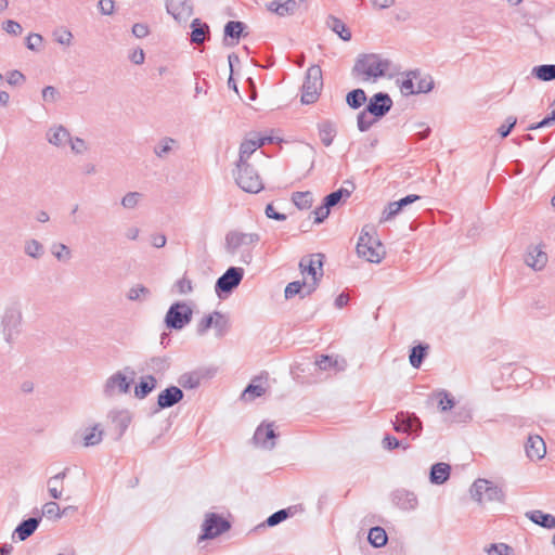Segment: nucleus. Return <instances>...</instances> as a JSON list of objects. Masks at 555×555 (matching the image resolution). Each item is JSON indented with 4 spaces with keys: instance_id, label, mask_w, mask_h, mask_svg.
Instances as JSON below:
<instances>
[{
    "instance_id": "obj_33",
    "label": "nucleus",
    "mask_w": 555,
    "mask_h": 555,
    "mask_svg": "<svg viewBox=\"0 0 555 555\" xmlns=\"http://www.w3.org/2000/svg\"><path fill=\"white\" fill-rule=\"evenodd\" d=\"M350 184H351V190H348L346 188H339L338 190H336L334 192H331L330 194L324 196L323 201L331 208L335 207L340 202L347 199L351 195V193H352V191L354 190L356 186H354V184L352 182H350Z\"/></svg>"
},
{
    "instance_id": "obj_11",
    "label": "nucleus",
    "mask_w": 555,
    "mask_h": 555,
    "mask_svg": "<svg viewBox=\"0 0 555 555\" xmlns=\"http://www.w3.org/2000/svg\"><path fill=\"white\" fill-rule=\"evenodd\" d=\"M22 322V312L17 302L9 306L4 310L1 325L3 327L4 338L8 343L12 341L13 335L20 332Z\"/></svg>"
},
{
    "instance_id": "obj_51",
    "label": "nucleus",
    "mask_w": 555,
    "mask_h": 555,
    "mask_svg": "<svg viewBox=\"0 0 555 555\" xmlns=\"http://www.w3.org/2000/svg\"><path fill=\"white\" fill-rule=\"evenodd\" d=\"M415 127L420 130L409 138V142L412 144H416L417 142L427 139L431 133V128L426 126L424 122H417Z\"/></svg>"
},
{
    "instance_id": "obj_44",
    "label": "nucleus",
    "mask_w": 555,
    "mask_h": 555,
    "mask_svg": "<svg viewBox=\"0 0 555 555\" xmlns=\"http://www.w3.org/2000/svg\"><path fill=\"white\" fill-rule=\"evenodd\" d=\"M435 397L438 400V409L441 412L450 411L455 405L454 397L447 390H440L436 392Z\"/></svg>"
},
{
    "instance_id": "obj_4",
    "label": "nucleus",
    "mask_w": 555,
    "mask_h": 555,
    "mask_svg": "<svg viewBox=\"0 0 555 555\" xmlns=\"http://www.w3.org/2000/svg\"><path fill=\"white\" fill-rule=\"evenodd\" d=\"M193 310L184 301L173 302L166 312L164 323L170 331H181L192 321Z\"/></svg>"
},
{
    "instance_id": "obj_48",
    "label": "nucleus",
    "mask_w": 555,
    "mask_h": 555,
    "mask_svg": "<svg viewBox=\"0 0 555 555\" xmlns=\"http://www.w3.org/2000/svg\"><path fill=\"white\" fill-rule=\"evenodd\" d=\"M215 315L216 318L214 321V328L216 331V336L222 337L228 333L230 328L229 319L220 311H215Z\"/></svg>"
},
{
    "instance_id": "obj_62",
    "label": "nucleus",
    "mask_w": 555,
    "mask_h": 555,
    "mask_svg": "<svg viewBox=\"0 0 555 555\" xmlns=\"http://www.w3.org/2000/svg\"><path fill=\"white\" fill-rule=\"evenodd\" d=\"M142 197V194L139 192H128L122 198H121V205L124 208L132 209L134 208L139 199Z\"/></svg>"
},
{
    "instance_id": "obj_56",
    "label": "nucleus",
    "mask_w": 555,
    "mask_h": 555,
    "mask_svg": "<svg viewBox=\"0 0 555 555\" xmlns=\"http://www.w3.org/2000/svg\"><path fill=\"white\" fill-rule=\"evenodd\" d=\"M513 551V547L505 543H492L487 548L488 555H509Z\"/></svg>"
},
{
    "instance_id": "obj_45",
    "label": "nucleus",
    "mask_w": 555,
    "mask_h": 555,
    "mask_svg": "<svg viewBox=\"0 0 555 555\" xmlns=\"http://www.w3.org/2000/svg\"><path fill=\"white\" fill-rule=\"evenodd\" d=\"M378 120L380 119L375 116H371L369 112L363 109L357 116V127L360 132H365Z\"/></svg>"
},
{
    "instance_id": "obj_35",
    "label": "nucleus",
    "mask_w": 555,
    "mask_h": 555,
    "mask_svg": "<svg viewBox=\"0 0 555 555\" xmlns=\"http://www.w3.org/2000/svg\"><path fill=\"white\" fill-rule=\"evenodd\" d=\"M204 377V374L201 372L194 371L190 373L182 374L178 383L184 389H195L201 385V380Z\"/></svg>"
},
{
    "instance_id": "obj_39",
    "label": "nucleus",
    "mask_w": 555,
    "mask_h": 555,
    "mask_svg": "<svg viewBox=\"0 0 555 555\" xmlns=\"http://www.w3.org/2000/svg\"><path fill=\"white\" fill-rule=\"evenodd\" d=\"M151 296V289L142 284L132 286L126 295L127 299L130 301H145L150 299Z\"/></svg>"
},
{
    "instance_id": "obj_9",
    "label": "nucleus",
    "mask_w": 555,
    "mask_h": 555,
    "mask_svg": "<svg viewBox=\"0 0 555 555\" xmlns=\"http://www.w3.org/2000/svg\"><path fill=\"white\" fill-rule=\"evenodd\" d=\"M236 184L247 193H259L263 190V183L251 165H237Z\"/></svg>"
},
{
    "instance_id": "obj_12",
    "label": "nucleus",
    "mask_w": 555,
    "mask_h": 555,
    "mask_svg": "<svg viewBox=\"0 0 555 555\" xmlns=\"http://www.w3.org/2000/svg\"><path fill=\"white\" fill-rule=\"evenodd\" d=\"M392 105L393 102L390 95L387 92L379 91L369 99L364 109L369 112L371 116L382 119L390 112Z\"/></svg>"
},
{
    "instance_id": "obj_42",
    "label": "nucleus",
    "mask_w": 555,
    "mask_h": 555,
    "mask_svg": "<svg viewBox=\"0 0 555 555\" xmlns=\"http://www.w3.org/2000/svg\"><path fill=\"white\" fill-rule=\"evenodd\" d=\"M312 257L314 258H318V267H319V278H312V282L307 284L306 283V292L301 295V298H305L306 296H309L311 295L313 292H315V289L318 288L319 286V283L323 276V260H324V255L323 254H314L312 255Z\"/></svg>"
},
{
    "instance_id": "obj_31",
    "label": "nucleus",
    "mask_w": 555,
    "mask_h": 555,
    "mask_svg": "<svg viewBox=\"0 0 555 555\" xmlns=\"http://www.w3.org/2000/svg\"><path fill=\"white\" fill-rule=\"evenodd\" d=\"M300 505H293L287 508L279 509L278 512L271 514L264 521L263 526L274 527L287 518L294 516L297 512V508Z\"/></svg>"
},
{
    "instance_id": "obj_63",
    "label": "nucleus",
    "mask_w": 555,
    "mask_h": 555,
    "mask_svg": "<svg viewBox=\"0 0 555 555\" xmlns=\"http://www.w3.org/2000/svg\"><path fill=\"white\" fill-rule=\"evenodd\" d=\"M517 124V118L515 116H508L504 124H502L499 128H498V133L502 137V138H506L509 135V133L512 132V130L514 129V127L516 126Z\"/></svg>"
},
{
    "instance_id": "obj_1",
    "label": "nucleus",
    "mask_w": 555,
    "mask_h": 555,
    "mask_svg": "<svg viewBox=\"0 0 555 555\" xmlns=\"http://www.w3.org/2000/svg\"><path fill=\"white\" fill-rule=\"evenodd\" d=\"M390 65L389 60L382 59L378 54L362 53L357 56L351 74L356 78L361 77L364 81L376 80L386 76Z\"/></svg>"
},
{
    "instance_id": "obj_26",
    "label": "nucleus",
    "mask_w": 555,
    "mask_h": 555,
    "mask_svg": "<svg viewBox=\"0 0 555 555\" xmlns=\"http://www.w3.org/2000/svg\"><path fill=\"white\" fill-rule=\"evenodd\" d=\"M319 137L321 139V142L325 146L332 145L336 134H337V126L336 124L331 119H324L317 125Z\"/></svg>"
},
{
    "instance_id": "obj_58",
    "label": "nucleus",
    "mask_w": 555,
    "mask_h": 555,
    "mask_svg": "<svg viewBox=\"0 0 555 555\" xmlns=\"http://www.w3.org/2000/svg\"><path fill=\"white\" fill-rule=\"evenodd\" d=\"M54 40L63 46H70L73 34L66 28H59L53 33Z\"/></svg>"
},
{
    "instance_id": "obj_37",
    "label": "nucleus",
    "mask_w": 555,
    "mask_h": 555,
    "mask_svg": "<svg viewBox=\"0 0 555 555\" xmlns=\"http://www.w3.org/2000/svg\"><path fill=\"white\" fill-rule=\"evenodd\" d=\"M367 540L372 546L382 547L387 544L388 537L384 528L375 526L369 530Z\"/></svg>"
},
{
    "instance_id": "obj_54",
    "label": "nucleus",
    "mask_w": 555,
    "mask_h": 555,
    "mask_svg": "<svg viewBox=\"0 0 555 555\" xmlns=\"http://www.w3.org/2000/svg\"><path fill=\"white\" fill-rule=\"evenodd\" d=\"M41 516H46L47 518L51 519H59L61 518V509L56 502L51 501L43 505Z\"/></svg>"
},
{
    "instance_id": "obj_18",
    "label": "nucleus",
    "mask_w": 555,
    "mask_h": 555,
    "mask_svg": "<svg viewBox=\"0 0 555 555\" xmlns=\"http://www.w3.org/2000/svg\"><path fill=\"white\" fill-rule=\"evenodd\" d=\"M112 433L114 440H119L125 435L131 423V415L127 410L111 412Z\"/></svg>"
},
{
    "instance_id": "obj_5",
    "label": "nucleus",
    "mask_w": 555,
    "mask_h": 555,
    "mask_svg": "<svg viewBox=\"0 0 555 555\" xmlns=\"http://www.w3.org/2000/svg\"><path fill=\"white\" fill-rule=\"evenodd\" d=\"M322 87V69L319 65H311L307 69L302 85L301 103L312 104L317 102Z\"/></svg>"
},
{
    "instance_id": "obj_59",
    "label": "nucleus",
    "mask_w": 555,
    "mask_h": 555,
    "mask_svg": "<svg viewBox=\"0 0 555 555\" xmlns=\"http://www.w3.org/2000/svg\"><path fill=\"white\" fill-rule=\"evenodd\" d=\"M330 211L331 207L326 205L324 201H322L321 206L311 211V215L314 216V223H322L325 219H327Z\"/></svg>"
},
{
    "instance_id": "obj_29",
    "label": "nucleus",
    "mask_w": 555,
    "mask_h": 555,
    "mask_svg": "<svg viewBox=\"0 0 555 555\" xmlns=\"http://www.w3.org/2000/svg\"><path fill=\"white\" fill-rule=\"evenodd\" d=\"M326 25L337 34L341 40L349 41L351 39V31L340 18L334 15H328L326 18Z\"/></svg>"
},
{
    "instance_id": "obj_36",
    "label": "nucleus",
    "mask_w": 555,
    "mask_h": 555,
    "mask_svg": "<svg viewBox=\"0 0 555 555\" xmlns=\"http://www.w3.org/2000/svg\"><path fill=\"white\" fill-rule=\"evenodd\" d=\"M532 76L541 81H552L555 79V64H543L532 68Z\"/></svg>"
},
{
    "instance_id": "obj_28",
    "label": "nucleus",
    "mask_w": 555,
    "mask_h": 555,
    "mask_svg": "<svg viewBox=\"0 0 555 555\" xmlns=\"http://www.w3.org/2000/svg\"><path fill=\"white\" fill-rule=\"evenodd\" d=\"M429 351V345L420 343L410 349L409 361L414 369H420Z\"/></svg>"
},
{
    "instance_id": "obj_6",
    "label": "nucleus",
    "mask_w": 555,
    "mask_h": 555,
    "mask_svg": "<svg viewBox=\"0 0 555 555\" xmlns=\"http://www.w3.org/2000/svg\"><path fill=\"white\" fill-rule=\"evenodd\" d=\"M470 495L479 504L482 503L483 498L488 502H504L505 493L499 486L487 479H477L470 487Z\"/></svg>"
},
{
    "instance_id": "obj_20",
    "label": "nucleus",
    "mask_w": 555,
    "mask_h": 555,
    "mask_svg": "<svg viewBox=\"0 0 555 555\" xmlns=\"http://www.w3.org/2000/svg\"><path fill=\"white\" fill-rule=\"evenodd\" d=\"M392 503L403 511L415 509L418 500L414 492L409 491L406 489H397L391 493Z\"/></svg>"
},
{
    "instance_id": "obj_22",
    "label": "nucleus",
    "mask_w": 555,
    "mask_h": 555,
    "mask_svg": "<svg viewBox=\"0 0 555 555\" xmlns=\"http://www.w3.org/2000/svg\"><path fill=\"white\" fill-rule=\"evenodd\" d=\"M525 450L531 461L542 460L546 454L545 442L539 435H529Z\"/></svg>"
},
{
    "instance_id": "obj_3",
    "label": "nucleus",
    "mask_w": 555,
    "mask_h": 555,
    "mask_svg": "<svg viewBox=\"0 0 555 555\" xmlns=\"http://www.w3.org/2000/svg\"><path fill=\"white\" fill-rule=\"evenodd\" d=\"M135 374L131 366H125L122 370L112 374L103 385L104 397L113 398L119 395H127L134 383Z\"/></svg>"
},
{
    "instance_id": "obj_24",
    "label": "nucleus",
    "mask_w": 555,
    "mask_h": 555,
    "mask_svg": "<svg viewBox=\"0 0 555 555\" xmlns=\"http://www.w3.org/2000/svg\"><path fill=\"white\" fill-rule=\"evenodd\" d=\"M157 387V379L153 374L143 375L134 385L133 395L137 399H145Z\"/></svg>"
},
{
    "instance_id": "obj_64",
    "label": "nucleus",
    "mask_w": 555,
    "mask_h": 555,
    "mask_svg": "<svg viewBox=\"0 0 555 555\" xmlns=\"http://www.w3.org/2000/svg\"><path fill=\"white\" fill-rule=\"evenodd\" d=\"M25 80H26L25 75L17 69L10 70L7 74V82L10 86H13V87L21 86L25 82Z\"/></svg>"
},
{
    "instance_id": "obj_13",
    "label": "nucleus",
    "mask_w": 555,
    "mask_h": 555,
    "mask_svg": "<svg viewBox=\"0 0 555 555\" xmlns=\"http://www.w3.org/2000/svg\"><path fill=\"white\" fill-rule=\"evenodd\" d=\"M183 398V390L178 386L170 385L158 393L156 406L154 408L153 413L172 408L173 405L181 402Z\"/></svg>"
},
{
    "instance_id": "obj_53",
    "label": "nucleus",
    "mask_w": 555,
    "mask_h": 555,
    "mask_svg": "<svg viewBox=\"0 0 555 555\" xmlns=\"http://www.w3.org/2000/svg\"><path fill=\"white\" fill-rule=\"evenodd\" d=\"M176 143V140L169 137L163 138L159 143L154 147V153L160 157L164 158L171 150V144Z\"/></svg>"
},
{
    "instance_id": "obj_2",
    "label": "nucleus",
    "mask_w": 555,
    "mask_h": 555,
    "mask_svg": "<svg viewBox=\"0 0 555 555\" xmlns=\"http://www.w3.org/2000/svg\"><path fill=\"white\" fill-rule=\"evenodd\" d=\"M374 234L375 228L373 225L365 224L362 228L357 243V254L370 262L379 263L384 259L386 251L382 242L374 237Z\"/></svg>"
},
{
    "instance_id": "obj_16",
    "label": "nucleus",
    "mask_w": 555,
    "mask_h": 555,
    "mask_svg": "<svg viewBox=\"0 0 555 555\" xmlns=\"http://www.w3.org/2000/svg\"><path fill=\"white\" fill-rule=\"evenodd\" d=\"M247 25L241 21H229L223 28L222 43L224 47H234L242 37H246Z\"/></svg>"
},
{
    "instance_id": "obj_32",
    "label": "nucleus",
    "mask_w": 555,
    "mask_h": 555,
    "mask_svg": "<svg viewBox=\"0 0 555 555\" xmlns=\"http://www.w3.org/2000/svg\"><path fill=\"white\" fill-rule=\"evenodd\" d=\"M206 34H209V26L199 18H194L191 23V42L203 43L206 40Z\"/></svg>"
},
{
    "instance_id": "obj_27",
    "label": "nucleus",
    "mask_w": 555,
    "mask_h": 555,
    "mask_svg": "<svg viewBox=\"0 0 555 555\" xmlns=\"http://www.w3.org/2000/svg\"><path fill=\"white\" fill-rule=\"evenodd\" d=\"M525 516L531 520L533 524L545 528V529H554L555 528V516L552 514L543 513L540 509L529 511L525 514Z\"/></svg>"
},
{
    "instance_id": "obj_49",
    "label": "nucleus",
    "mask_w": 555,
    "mask_h": 555,
    "mask_svg": "<svg viewBox=\"0 0 555 555\" xmlns=\"http://www.w3.org/2000/svg\"><path fill=\"white\" fill-rule=\"evenodd\" d=\"M315 264H318V258L313 259H307L304 257L299 262V268L301 270V273H306L310 275L311 278H319V267L317 268Z\"/></svg>"
},
{
    "instance_id": "obj_57",
    "label": "nucleus",
    "mask_w": 555,
    "mask_h": 555,
    "mask_svg": "<svg viewBox=\"0 0 555 555\" xmlns=\"http://www.w3.org/2000/svg\"><path fill=\"white\" fill-rule=\"evenodd\" d=\"M52 254L60 261L68 260L72 256V253H70V249L68 248V246H66L65 244H62V243L54 244L52 246Z\"/></svg>"
},
{
    "instance_id": "obj_61",
    "label": "nucleus",
    "mask_w": 555,
    "mask_h": 555,
    "mask_svg": "<svg viewBox=\"0 0 555 555\" xmlns=\"http://www.w3.org/2000/svg\"><path fill=\"white\" fill-rule=\"evenodd\" d=\"M435 87L434 79L430 75H427L423 78H417V93H428L430 92Z\"/></svg>"
},
{
    "instance_id": "obj_46",
    "label": "nucleus",
    "mask_w": 555,
    "mask_h": 555,
    "mask_svg": "<svg viewBox=\"0 0 555 555\" xmlns=\"http://www.w3.org/2000/svg\"><path fill=\"white\" fill-rule=\"evenodd\" d=\"M259 377H256L249 383L242 392V399L254 400L261 397L266 392V388L262 385L255 384Z\"/></svg>"
},
{
    "instance_id": "obj_14",
    "label": "nucleus",
    "mask_w": 555,
    "mask_h": 555,
    "mask_svg": "<svg viewBox=\"0 0 555 555\" xmlns=\"http://www.w3.org/2000/svg\"><path fill=\"white\" fill-rule=\"evenodd\" d=\"M279 434L274 429V422H262L255 430L253 440L266 450H272L275 447V439Z\"/></svg>"
},
{
    "instance_id": "obj_7",
    "label": "nucleus",
    "mask_w": 555,
    "mask_h": 555,
    "mask_svg": "<svg viewBox=\"0 0 555 555\" xmlns=\"http://www.w3.org/2000/svg\"><path fill=\"white\" fill-rule=\"evenodd\" d=\"M231 521L217 513H207L202 524V534L198 542L211 540L228 532L231 529Z\"/></svg>"
},
{
    "instance_id": "obj_50",
    "label": "nucleus",
    "mask_w": 555,
    "mask_h": 555,
    "mask_svg": "<svg viewBox=\"0 0 555 555\" xmlns=\"http://www.w3.org/2000/svg\"><path fill=\"white\" fill-rule=\"evenodd\" d=\"M100 425H94L91 430L85 435L83 437V444L86 447H92L101 442L103 430L99 428Z\"/></svg>"
},
{
    "instance_id": "obj_40",
    "label": "nucleus",
    "mask_w": 555,
    "mask_h": 555,
    "mask_svg": "<svg viewBox=\"0 0 555 555\" xmlns=\"http://www.w3.org/2000/svg\"><path fill=\"white\" fill-rule=\"evenodd\" d=\"M420 69H413L406 73L405 78L401 81L400 85L401 92L404 95L417 94L416 89L414 88V80L420 78Z\"/></svg>"
},
{
    "instance_id": "obj_52",
    "label": "nucleus",
    "mask_w": 555,
    "mask_h": 555,
    "mask_svg": "<svg viewBox=\"0 0 555 555\" xmlns=\"http://www.w3.org/2000/svg\"><path fill=\"white\" fill-rule=\"evenodd\" d=\"M306 286L305 281H293L288 283L284 291V296L286 299H291L296 295H299L301 297L302 288Z\"/></svg>"
},
{
    "instance_id": "obj_19",
    "label": "nucleus",
    "mask_w": 555,
    "mask_h": 555,
    "mask_svg": "<svg viewBox=\"0 0 555 555\" xmlns=\"http://www.w3.org/2000/svg\"><path fill=\"white\" fill-rule=\"evenodd\" d=\"M166 10L176 21H186L193 14L189 0H166Z\"/></svg>"
},
{
    "instance_id": "obj_34",
    "label": "nucleus",
    "mask_w": 555,
    "mask_h": 555,
    "mask_svg": "<svg viewBox=\"0 0 555 555\" xmlns=\"http://www.w3.org/2000/svg\"><path fill=\"white\" fill-rule=\"evenodd\" d=\"M366 101V93L361 88L353 89L346 94V103L351 109H359Z\"/></svg>"
},
{
    "instance_id": "obj_43",
    "label": "nucleus",
    "mask_w": 555,
    "mask_h": 555,
    "mask_svg": "<svg viewBox=\"0 0 555 555\" xmlns=\"http://www.w3.org/2000/svg\"><path fill=\"white\" fill-rule=\"evenodd\" d=\"M147 366L157 375H164L170 367V361L167 357H153Z\"/></svg>"
},
{
    "instance_id": "obj_41",
    "label": "nucleus",
    "mask_w": 555,
    "mask_h": 555,
    "mask_svg": "<svg viewBox=\"0 0 555 555\" xmlns=\"http://www.w3.org/2000/svg\"><path fill=\"white\" fill-rule=\"evenodd\" d=\"M292 202L298 209H309L312 206L313 196L310 191L294 192Z\"/></svg>"
},
{
    "instance_id": "obj_55",
    "label": "nucleus",
    "mask_w": 555,
    "mask_h": 555,
    "mask_svg": "<svg viewBox=\"0 0 555 555\" xmlns=\"http://www.w3.org/2000/svg\"><path fill=\"white\" fill-rule=\"evenodd\" d=\"M314 364L321 371H328L337 365V360L328 354H321L315 359Z\"/></svg>"
},
{
    "instance_id": "obj_47",
    "label": "nucleus",
    "mask_w": 555,
    "mask_h": 555,
    "mask_svg": "<svg viewBox=\"0 0 555 555\" xmlns=\"http://www.w3.org/2000/svg\"><path fill=\"white\" fill-rule=\"evenodd\" d=\"M24 251L27 256L39 259L44 254V247L39 241L31 238L25 242Z\"/></svg>"
},
{
    "instance_id": "obj_8",
    "label": "nucleus",
    "mask_w": 555,
    "mask_h": 555,
    "mask_svg": "<svg viewBox=\"0 0 555 555\" xmlns=\"http://www.w3.org/2000/svg\"><path fill=\"white\" fill-rule=\"evenodd\" d=\"M244 278V269L240 267H230L217 279L215 292L220 299H225L241 284Z\"/></svg>"
},
{
    "instance_id": "obj_38",
    "label": "nucleus",
    "mask_w": 555,
    "mask_h": 555,
    "mask_svg": "<svg viewBox=\"0 0 555 555\" xmlns=\"http://www.w3.org/2000/svg\"><path fill=\"white\" fill-rule=\"evenodd\" d=\"M260 147V144L259 143H256L255 140H245L241 143V146H240V157H238V160H237V165H242V166H245V165H249L247 163V159L249 158V156L258 149Z\"/></svg>"
},
{
    "instance_id": "obj_60",
    "label": "nucleus",
    "mask_w": 555,
    "mask_h": 555,
    "mask_svg": "<svg viewBox=\"0 0 555 555\" xmlns=\"http://www.w3.org/2000/svg\"><path fill=\"white\" fill-rule=\"evenodd\" d=\"M215 311L212 313H209L205 315L199 323L197 324L196 333L197 335L202 336L204 335L210 327H214V321H215Z\"/></svg>"
},
{
    "instance_id": "obj_10",
    "label": "nucleus",
    "mask_w": 555,
    "mask_h": 555,
    "mask_svg": "<svg viewBox=\"0 0 555 555\" xmlns=\"http://www.w3.org/2000/svg\"><path fill=\"white\" fill-rule=\"evenodd\" d=\"M393 430L399 434H409L413 438L420 437L423 430L421 418L413 412L400 411L392 422Z\"/></svg>"
},
{
    "instance_id": "obj_15",
    "label": "nucleus",
    "mask_w": 555,
    "mask_h": 555,
    "mask_svg": "<svg viewBox=\"0 0 555 555\" xmlns=\"http://www.w3.org/2000/svg\"><path fill=\"white\" fill-rule=\"evenodd\" d=\"M260 241L258 233H243L240 231H229L225 235V248L230 254H234L242 245L256 244Z\"/></svg>"
},
{
    "instance_id": "obj_30",
    "label": "nucleus",
    "mask_w": 555,
    "mask_h": 555,
    "mask_svg": "<svg viewBox=\"0 0 555 555\" xmlns=\"http://www.w3.org/2000/svg\"><path fill=\"white\" fill-rule=\"evenodd\" d=\"M47 138L49 143L55 146H63L66 142H68V140H70V133L65 127L57 126L50 128L47 133Z\"/></svg>"
},
{
    "instance_id": "obj_23",
    "label": "nucleus",
    "mask_w": 555,
    "mask_h": 555,
    "mask_svg": "<svg viewBox=\"0 0 555 555\" xmlns=\"http://www.w3.org/2000/svg\"><path fill=\"white\" fill-rule=\"evenodd\" d=\"M297 7L295 0H272L266 3L267 10L280 17L293 15Z\"/></svg>"
},
{
    "instance_id": "obj_21",
    "label": "nucleus",
    "mask_w": 555,
    "mask_h": 555,
    "mask_svg": "<svg viewBox=\"0 0 555 555\" xmlns=\"http://www.w3.org/2000/svg\"><path fill=\"white\" fill-rule=\"evenodd\" d=\"M544 245L529 246L525 262L535 271L542 270L547 263V254L543 250Z\"/></svg>"
},
{
    "instance_id": "obj_25",
    "label": "nucleus",
    "mask_w": 555,
    "mask_h": 555,
    "mask_svg": "<svg viewBox=\"0 0 555 555\" xmlns=\"http://www.w3.org/2000/svg\"><path fill=\"white\" fill-rule=\"evenodd\" d=\"M451 474V466L448 463L438 462L431 465L429 480L433 485H443Z\"/></svg>"
},
{
    "instance_id": "obj_17",
    "label": "nucleus",
    "mask_w": 555,
    "mask_h": 555,
    "mask_svg": "<svg viewBox=\"0 0 555 555\" xmlns=\"http://www.w3.org/2000/svg\"><path fill=\"white\" fill-rule=\"evenodd\" d=\"M36 516L23 519L16 526L15 530L13 531V539L17 538L20 541H25L35 533L42 520L38 509H36Z\"/></svg>"
}]
</instances>
